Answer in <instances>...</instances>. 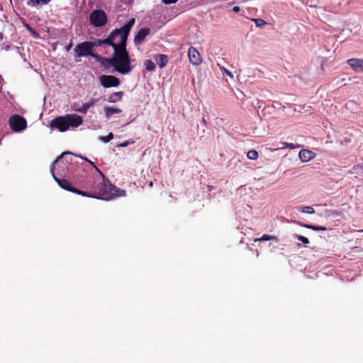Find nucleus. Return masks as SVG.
Listing matches in <instances>:
<instances>
[{
    "label": "nucleus",
    "instance_id": "a211bd4d",
    "mask_svg": "<svg viewBox=\"0 0 363 363\" xmlns=\"http://www.w3.org/2000/svg\"><path fill=\"white\" fill-rule=\"evenodd\" d=\"M72 108L74 111L82 113H86V112H87V109H85V111H82V110H84V108H85L84 104H82V105H80L78 103H74L73 105L72 106Z\"/></svg>",
    "mask_w": 363,
    "mask_h": 363
},
{
    "label": "nucleus",
    "instance_id": "e433bc0d",
    "mask_svg": "<svg viewBox=\"0 0 363 363\" xmlns=\"http://www.w3.org/2000/svg\"><path fill=\"white\" fill-rule=\"evenodd\" d=\"M202 123H206V120L204 118H202Z\"/></svg>",
    "mask_w": 363,
    "mask_h": 363
},
{
    "label": "nucleus",
    "instance_id": "c756f323",
    "mask_svg": "<svg viewBox=\"0 0 363 363\" xmlns=\"http://www.w3.org/2000/svg\"><path fill=\"white\" fill-rule=\"evenodd\" d=\"M179 0H162V2L164 4H175Z\"/></svg>",
    "mask_w": 363,
    "mask_h": 363
},
{
    "label": "nucleus",
    "instance_id": "9b49d317",
    "mask_svg": "<svg viewBox=\"0 0 363 363\" xmlns=\"http://www.w3.org/2000/svg\"><path fill=\"white\" fill-rule=\"evenodd\" d=\"M355 72H363V59L351 58L346 61Z\"/></svg>",
    "mask_w": 363,
    "mask_h": 363
},
{
    "label": "nucleus",
    "instance_id": "4be33fe9",
    "mask_svg": "<svg viewBox=\"0 0 363 363\" xmlns=\"http://www.w3.org/2000/svg\"><path fill=\"white\" fill-rule=\"evenodd\" d=\"M298 210L305 213L312 214L315 213L313 208L309 206L298 207Z\"/></svg>",
    "mask_w": 363,
    "mask_h": 363
},
{
    "label": "nucleus",
    "instance_id": "c85d7f7f",
    "mask_svg": "<svg viewBox=\"0 0 363 363\" xmlns=\"http://www.w3.org/2000/svg\"><path fill=\"white\" fill-rule=\"evenodd\" d=\"M84 104H85V108H84L83 111H85V109H87V111H88L91 107L94 106L95 101L94 99H91L90 101H89L88 103H85Z\"/></svg>",
    "mask_w": 363,
    "mask_h": 363
},
{
    "label": "nucleus",
    "instance_id": "f8f14e48",
    "mask_svg": "<svg viewBox=\"0 0 363 363\" xmlns=\"http://www.w3.org/2000/svg\"><path fill=\"white\" fill-rule=\"evenodd\" d=\"M150 29L149 28H143L140 29V30L138 32V33L134 37V43L135 45H138L141 44L144 40L145 38L150 35Z\"/></svg>",
    "mask_w": 363,
    "mask_h": 363
},
{
    "label": "nucleus",
    "instance_id": "f3484780",
    "mask_svg": "<svg viewBox=\"0 0 363 363\" xmlns=\"http://www.w3.org/2000/svg\"><path fill=\"white\" fill-rule=\"evenodd\" d=\"M124 94L123 91L114 92L111 96H109L108 101L109 103H116L121 101Z\"/></svg>",
    "mask_w": 363,
    "mask_h": 363
},
{
    "label": "nucleus",
    "instance_id": "7c9ffc66",
    "mask_svg": "<svg viewBox=\"0 0 363 363\" xmlns=\"http://www.w3.org/2000/svg\"><path fill=\"white\" fill-rule=\"evenodd\" d=\"M220 69L223 70L228 76H229L231 78H233V75L229 70H228L227 69H225L224 67H220Z\"/></svg>",
    "mask_w": 363,
    "mask_h": 363
},
{
    "label": "nucleus",
    "instance_id": "a878e982",
    "mask_svg": "<svg viewBox=\"0 0 363 363\" xmlns=\"http://www.w3.org/2000/svg\"><path fill=\"white\" fill-rule=\"evenodd\" d=\"M253 21L257 27H262L266 24V22L261 18H255Z\"/></svg>",
    "mask_w": 363,
    "mask_h": 363
},
{
    "label": "nucleus",
    "instance_id": "b1692460",
    "mask_svg": "<svg viewBox=\"0 0 363 363\" xmlns=\"http://www.w3.org/2000/svg\"><path fill=\"white\" fill-rule=\"evenodd\" d=\"M113 138V134L112 133H109L106 136H101L100 140L104 143H108Z\"/></svg>",
    "mask_w": 363,
    "mask_h": 363
},
{
    "label": "nucleus",
    "instance_id": "4468645a",
    "mask_svg": "<svg viewBox=\"0 0 363 363\" xmlns=\"http://www.w3.org/2000/svg\"><path fill=\"white\" fill-rule=\"evenodd\" d=\"M155 60L156 61L160 68L162 69L167 65L168 62V57L164 54H159L155 57Z\"/></svg>",
    "mask_w": 363,
    "mask_h": 363
},
{
    "label": "nucleus",
    "instance_id": "aec40b11",
    "mask_svg": "<svg viewBox=\"0 0 363 363\" xmlns=\"http://www.w3.org/2000/svg\"><path fill=\"white\" fill-rule=\"evenodd\" d=\"M144 65L145 67L146 70L149 72H152L155 69L156 65L154 62L150 60H147L144 62Z\"/></svg>",
    "mask_w": 363,
    "mask_h": 363
},
{
    "label": "nucleus",
    "instance_id": "412c9836",
    "mask_svg": "<svg viewBox=\"0 0 363 363\" xmlns=\"http://www.w3.org/2000/svg\"><path fill=\"white\" fill-rule=\"evenodd\" d=\"M277 240V237H275L274 235H269L264 234L261 238L255 239L254 242H259V241H268V240Z\"/></svg>",
    "mask_w": 363,
    "mask_h": 363
},
{
    "label": "nucleus",
    "instance_id": "1a4fd4ad",
    "mask_svg": "<svg viewBox=\"0 0 363 363\" xmlns=\"http://www.w3.org/2000/svg\"><path fill=\"white\" fill-rule=\"evenodd\" d=\"M117 30H112L108 36L105 39H99L96 41L91 42V45L92 49H94L95 47L101 46L102 45H108L111 47H115L114 43H113L114 35L116 34Z\"/></svg>",
    "mask_w": 363,
    "mask_h": 363
},
{
    "label": "nucleus",
    "instance_id": "7ed1b4c3",
    "mask_svg": "<svg viewBox=\"0 0 363 363\" xmlns=\"http://www.w3.org/2000/svg\"><path fill=\"white\" fill-rule=\"evenodd\" d=\"M83 118L77 114H66L65 116H57L50 123L52 129H57L60 132H65L69 128H77L82 125Z\"/></svg>",
    "mask_w": 363,
    "mask_h": 363
},
{
    "label": "nucleus",
    "instance_id": "0eeeda50",
    "mask_svg": "<svg viewBox=\"0 0 363 363\" xmlns=\"http://www.w3.org/2000/svg\"><path fill=\"white\" fill-rule=\"evenodd\" d=\"M91 51H93V49L90 41L79 43L74 48L76 56L79 57L89 56V55H91Z\"/></svg>",
    "mask_w": 363,
    "mask_h": 363
},
{
    "label": "nucleus",
    "instance_id": "f704fd0d",
    "mask_svg": "<svg viewBox=\"0 0 363 363\" xmlns=\"http://www.w3.org/2000/svg\"><path fill=\"white\" fill-rule=\"evenodd\" d=\"M105 65H106V67H108L110 65L107 62H105Z\"/></svg>",
    "mask_w": 363,
    "mask_h": 363
},
{
    "label": "nucleus",
    "instance_id": "4c0bfd02",
    "mask_svg": "<svg viewBox=\"0 0 363 363\" xmlns=\"http://www.w3.org/2000/svg\"><path fill=\"white\" fill-rule=\"evenodd\" d=\"M149 185H150V186H152V182H150V184H149Z\"/></svg>",
    "mask_w": 363,
    "mask_h": 363
},
{
    "label": "nucleus",
    "instance_id": "393cba45",
    "mask_svg": "<svg viewBox=\"0 0 363 363\" xmlns=\"http://www.w3.org/2000/svg\"><path fill=\"white\" fill-rule=\"evenodd\" d=\"M295 238L298 240L302 242L303 244H308L309 243V240L306 237H304V236H302V235H296Z\"/></svg>",
    "mask_w": 363,
    "mask_h": 363
},
{
    "label": "nucleus",
    "instance_id": "39448f33",
    "mask_svg": "<svg viewBox=\"0 0 363 363\" xmlns=\"http://www.w3.org/2000/svg\"><path fill=\"white\" fill-rule=\"evenodd\" d=\"M90 22L95 27H101L106 24L107 16L102 10H94L89 16Z\"/></svg>",
    "mask_w": 363,
    "mask_h": 363
},
{
    "label": "nucleus",
    "instance_id": "c9c22d12",
    "mask_svg": "<svg viewBox=\"0 0 363 363\" xmlns=\"http://www.w3.org/2000/svg\"><path fill=\"white\" fill-rule=\"evenodd\" d=\"M2 80H3V78H2V77L0 75V84H1Z\"/></svg>",
    "mask_w": 363,
    "mask_h": 363
},
{
    "label": "nucleus",
    "instance_id": "6ab92c4d",
    "mask_svg": "<svg viewBox=\"0 0 363 363\" xmlns=\"http://www.w3.org/2000/svg\"><path fill=\"white\" fill-rule=\"evenodd\" d=\"M301 225L308 229H312L315 231H325L327 230V228L324 226L313 225L310 224H302Z\"/></svg>",
    "mask_w": 363,
    "mask_h": 363
},
{
    "label": "nucleus",
    "instance_id": "20e7f679",
    "mask_svg": "<svg viewBox=\"0 0 363 363\" xmlns=\"http://www.w3.org/2000/svg\"><path fill=\"white\" fill-rule=\"evenodd\" d=\"M120 51L121 50H116V55H113V56L110 58L101 57L98 54L94 53L93 51H91V55H89V56H91L96 61L101 62V65L103 66H106L105 62H107L109 65L113 66L118 72L125 74L130 72L129 69L126 68L125 66H123V65L120 62V60H122V55L121 52Z\"/></svg>",
    "mask_w": 363,
    "mask_h": 363
},
{
    "label": "nucleus",
    "instance_id": "ddd939ff",
    "mask_svg": "<svg viewBox=\"0 0 363 363\" xmlns=\"http://www.w3.org/2000/svg\"><path fill=\"white\" fill-rule=\"evenodd\" d=\"M314 157L315 154L311 150H301L299 152V157L303 162H307L312 160Z\"/></svg>",
    "mask_w": 363,
    "mask_h": 363
},
{
    "label": "nucleus",
    "instance_id": "9d476101",
    "mask_svg": "<svg viewBox=\"0 0 363 363\" xmlns=\"http://www.w3.org/2000/svg\"><path fill=\"white\" fill-rule=\"evenodd\" d=\"M188 57H189L190 63H191L193 65H195V66L199 65L202 62V59L200 55V53L194 47H190L189 48Z\"/></svg>",
    "mask_w": 363,
    "mask_h": 363
},
{
    "label": "nucleus",
    "instance_id": "5701e85b",
    "mask_svg": "<svg viewBox=\"0 0 363 363\" xmlns=\"http://www.w3.org/2000/svg\"><path fill=\"white\" fill-rule=\"evenodd\" d=\"M247 157L249 160H255L258 158V152L255 150H251L247 152Z\"/></svg>",
    "mask_w": 363,
    "mask_h": 363
},
{
    "label": "nucleus",
    "instance_id": "2f4dec72",
    "mask_svg": "<svg viewBox=\"0 0 363 363\" xmlns=\"http://www.w3.org/2000/svg\"><path fill=\"white\" fill-rule=\"evenodd\" d=\"M232 10L235 13H238L240 11V8L239 6H234Z\"/></svg>",
    "mask_w": 363,
    "mask_h": 363
},
{
    "label": "nucleus",
    "instance_id": "6e6552de",
    "mask_svg": "<svg viewBox=\"0 0 363 363\" xmlns=\"http://www.w3.org/2000/svg\"><path fill=\"white\" fill-rule=\"evenodd\" d=\"M99 80L101 84L105 88L116 87L120 84V80L113 75H101Z\"/></svg>",
    "mask_w": 363,
    "mask_h": 363
},
{
    "label": "nucleus",
    "instance_id": "f03ea898",
    "mask_svg": "<svg viewBox=\"0 0 363 363\" xmlns=\"http://www.w3.org/2000/svg\"><path fill=\"white\" fill-rule=\"evenodd\" d=\"M135 18H132L123 27L113 30L118 31L113 38V43L115 45V47H112L114 51L113 55H116V50H121L120 52H121L122 60H120V62L123 65V66H125L126 68L129 69L130 72L132 70L131 60L126 49V45L128 37L132 27L135 24Z\"/></svg>",
    "mask_w": 363,
    "mask_h": 363
},
{
    "label": "nucleus",
    "instance_id": "473e14b6",
    "mask_svg": "<svg viewBox=\"0 0 363 363\" xmlns=\"http://www.w3.org/2000/svg\"><path fill=\"white\" fill-rule=\"evenodd\" d=\"M72 47V43H69L67 47H66V51L69 52L71 49V48Z\"/></svg>",
    "mask_w": 363,
    "mask_h": 363
},
{
    "label": "nucleus",
    "instance_id": "423d86ee",
    "mask_svg": "<svg viewBox=\"0 0 363 363\" xmlns=\"http://www.w3.org/2000/svg\"><path fill=\"white\" fill-rule=\"evenodd\" d=\"M9 122L11 128L15 132L21 131L27 126L26 120L19 115L12 116Z\"/></svg>",
    "mask_w": 363,
    "mask_h": 363
},
{
    "label": "nucleus",
    "instance_id": "2eb2a0df",
    "mask_svg": "<svg viewBox=\"0 0 363 363\" xmlns=\"http://www.w3.org/2000/svg\"><path fill=\"white\" fill-rule=\"evenodd\" d=\"M52 0H28L27 4L31 7L38 8L48 4Z\"/></svg>",
    "mask_w": 363,
    "mask_h": 363
},
{
    "label": "nucleus",
    "instance_id": "bb28decb",
    "mask_svg": "<svg viewBox=\"0 0 363 363\" xmlns=\"http://www.w3.org/2000/svg\"><path fill=\"white\" fill-rule=\"evenodd\" d=\"M283 145L285 147H288L290 149H296V148L299 147V145H295L294 143H283Z\"/></svg>",
    "mask_w": 363,
    "mask_h": 363
},
{
    "label": "nucleus",
    "instance_id": "cd10ccee",
    "mask_svg": "<svg viewBox=\"0 0 363 363\" xmlns=\"http://www.w3.org/2000/svg\"><path fill=\"white\" fill-rule=\"evenodd\" d=\"M82 160H84L85 161L88 162L91 166H93V167H94L96 169V170L99 172L100 174H103L101 172V171L96 167L95 166V164H94V162H92L91 160H88L87 158L86 157H80Z\"/></svg>",
    "mask_w": 363,
    "mask_h": 363
},
{
    "label": "nucleus",
    "instance_id": "dca6fc26",
    "mask_svg": "<svg viewBox=\"0 0 363 363\" xmlns=\"http://www.w3.org/2000/svg\"><path fill=\"white\" fill-rule=\"evenodd\" d=\"M104 112L106 117L107 118H110L113 114L121 113L122 109L119 108L107 106L104 108Z\"/></svg>",
    "mask_w": 363,
    "mask_h": 363
},
{
    "label": "nucleus",
    "instance_id": "f257e3e1",
    "mask_svg": "<svg viewBox=\"0 0 363 363\" xmlns=\"http://www.w3.org/2000/svg\"><path fill=\"white\" fill-rule=\"evenodd\" d=\"M66 155H72L69 152H64L52 162L50 167V172L54 179L59 186L67 191L76 193L83 196L95 198L102 200H111L116 197L123 196L125 195V191L116 188L111 184L109 180L106 179L103 174L101 177L94 179L92 177H88L86 180H76V184L82 188L90 189L91 192L84 191L74 188L71 182L65 179H59L54 174L55 164Z\"/></svg>",
    "mask_w": 363,
    "mask_h": 363
},
{
    "label": "nucleus",
    "instance_id": "72a5a7b5",
    "mask_svg": "<svg viewBox=\"0 0 363 363\" xmlns=\"http://www.w3.org/2000/svg\"><path fill=\"white\" fill-rule=\"evenodd\" d=\"M128 144H129L128 142H125L123 143L120 144L119 146H121V147H126V146L128 145Z\"/></svg>",
    "mask_w": 363,
    "mask_h": 363
}]
</instances>
